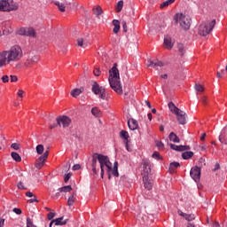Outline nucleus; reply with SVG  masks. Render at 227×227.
Returning <instances> with one entry per match:
<instances>
[{
	"instance_id": "f257e3e1",
	"label": "nucleus",
	"mask_w": 227,
	"mask_h": 227,
	"mask_svg": "<svg viewBox=\"0 0 227 227\" xmlns=\"http://www.w3.org/2000/svg\"><path fill=\"white\" fill-rule=\"evenodd\" d=\"M100 164V169H101V178H104V167L106 166V171L108 173V178L111 180V173L114 176H120V174L118 173V161H114V168H113V163H111V160H109V157L103 155V154H98V153H94L92 155V161H91V166H92V171L94 175H97V162Z\"/></svg>"
},
{
	"instance_id": "f03ea898",
	"label": "nucleus",
	"mask_w": 227,
	"mask_h": 227,
	"mask_svg": "<svg viewBox=\"0 0 227 227\" xmlns=\"http://www.w3.org/2000/svg\"><path fill=\"white\" fill-rule=\"evenodd\" d=\"M22 48L19 45L11 47L10 50L0 51V68L11 63H17L22 59Z\"/></svg>"
},
{
	"instance_id": "7ed1b4c3",
	"label": "nucleus",
	"mask_w": 227,
	"mask_h": 227,
	"mask_svg": "<svg viewBox=\"0 0 227 227\" xmlns=\"http://www.w3.org/2000/svg\"><path fill=\"white\" fill-rule=\"evenodd\" d=\"M118 64H114V67L109 71V84L115 93L121 95L123 93V87L120 81V71L118 70Z\"/></svg>"
},
{
	"instance_id": "20e7f679",
	"label": "nucleus",
	"mask_w": 227,
	"mask_h": 227,
	"mask_svg": "<svg viewBox=\"0 0 227 227\" xmlns=\"http://www.w3.org/2000/svg\"><path fill=\"white\" fill-rule=\"evenodd\" d=\"M168 109L173 113V114H176V120L180 125H185V123H187V114H185V112L182 111L180 108L176 107L175 103L169 102Z\"/></svg>"
},
{
	"instance_id": "39448f33",
	"label": "nucleus",
	"mask_w": 227,
	"mask_h": 227,
	"mask_svg": "<svg viewBox=\"0 0 227 227\" xmlns=\"http://www.w3.org/2000/svg\"><path fill=\"white\" fill-rule=\"evenodd\" d=\"M174 20L184 31H187L191 27V18L184 15V13L176 14Z\"/></svg>"
},
{
	"instance_id": "423d86ee",
	"label": "nucleus",
	"mask_w": 227,
	"mask_h": 227,
	"mask_svg": "<svg viewBox=\"0 0 227 227\" xmlns=\"http://www.w3.org/2000/svg\"><path fill=\"white\" fill-rule=\"evenodd\" d=\"M215 26V20H213L212 21H207V22L201 23L199 27V35L200 36H207V35H210Z\"/></svg>"
},
{
	"instance_id": "0eeeda50",
	"label": "nucleus",
	"mask_w": 227,
	"mask_h": 227,
	"mask_svg": "<svg viewBox=\"0 0 227 227\" xmlns=\"http://www.w3.org/2000/svg\"><path fill=\"white\" fill-rule=\"evenodd\" d=\"M19 10V4L13 0H0V12H13Z\"/></svg>"
},
{
	"instance_id": "6e6552de",
	"label": "nucleus",
	"mask_w": 227,
	"mask_h": 227,
	"mask_svg": "<svg viewBox=\"0 0 227 227\" xmlns=\"http://www.w3.org/2000/svg\"><path fill=\"white\" fill-rule=\"evenodd\" d=\"M92 92L94 95H98L99 98H102L104 100L106 98V89L104 87H100V85L93 81L92 82Z\"/></svg>"
},
{
	"instance_id": "1a4fd4ad",
	"label": "nucleus",
	"mask_w": 227,
	"mask_h": 227,
	"mask_svg": "<svg viewBox=\"0 0 227 227\" xmlns=\"http://www.w3.org/2000/svg\"><path fill=\"white\" fill-rule=\"evenodd\" d=\"M40 61V56L38 55H29L24 63V67L27 68H32Z\"/></svg>"
},
{
	"instance_id": "9d476101",
	"label": "nucleus",
	"mask_w": 227,
	"mask_h": 227,
	"mask_svg": "<svg viewBox=\"0 0 227 227\" xmlns=\"http://www.w3.org/2000/svg\"><path fill=\"white\" fill-rule=\"evenodd\" d=\"M49 157V150L45 151L42 156H40L35 161V168L37 169H42L43 168L44 162Z\"/></svg>"
},
{
	"instance_id": "9b49d317",
	"label": "nucleus",
	"mask_w": 227,
	"mask_h": 227,
	"mask_svg": "<svg viewBox=\"0 0 227 227\" xmlns=\"http://www.w3.org/2000/svg\"><path fill=\"white\" fill-rule=\"evenodd\" d=\"M190 176L194 182H200V178H201V168L198 166L192 168Z\"/></svg>"
},
{
	"instance_id": "f8f14e48",
	"label": "nucleus",
	"mask_w": 227,
	"mask_h": 227,
	"mask_svg": "<svg viewBox=\"0 0 227 227\" xmlns=\"http://www.w3.org/2000/svg\"><path fill=\"white\" fill-rule=\"evenodd\" d=\"M57 123L59 127H61L62 124V127L67 129V127H69L70 123H72V120H70L68 116L64 115L57 118Z\"/></svg>"
},
{
	"instance_id": "ddd939ff",
	"label": "nucleus",
	"mask_w": 227,
	"mask_h": 227,
	"mask_svg": "<svg viewBox=\"0 0 227 227\" xmlns=\"http://www.w3.org/2000/svg\"><path fill=\"white\" fill-rule=\"evenodd\" d=\"M20 35L24 36H30L32 38H36V31L33 27L21 28L20 30Z\"/></svg>"
},
{
	"instance_id": "4468645a",
	"label": "nucleus",
	"mask_w": 227,
	"mask_h": 227,
	"mask_svg": "<svg viewBox=\"0 0 227 227\" xmlns=\"http://www.w3.org/2000/svg\"><path fill=\"white\" fill-rule=\"evenodd\" d=\"M143 182H144V185H145V189H147V191H152V188L153 187V181H152L148 177V175H144Z\"/></svg>"
},
{
	"instance_id": "2eb2a0df",
	"label": "nucleus",
	"mask_w": 227,
	"mask_h": 227,
	"mask_svg": "<svg viewBox=\"0 0 227 227\" xmlns=\"http://www.w3.org/2000/svg\"><path fill=\"white\" fill-rule=\"evenodd\" d=\"M171 150H175L176 152H185L187 150H191V146L189 145H176L175 144L169 145Z\"/></svg>"
},
{
	"instance_id": "dca6fc26",
	"label": "nucleus",
	"mask_w": 227,
	"mask_h": 227,
	"mask_svg": "<svg viewBox=\"0 0 227 227\" xmlns=\"http://www.w3.org/2000/svg\"><path fill=\"white\" fill-rule=\"evenodd\" d=\"M64 217L61 216L59 218H56L54 220H52L50 224L49 227H52V224L55 223V226H65V224H67V220H63Z\"/></svg>"
},
{
	"instance_id": "f3484780",
	"label": "nucleus",
	"mask_w": 227,
	"mask_h": 227,
	"mask_svg": "<svg viewBox=\"0 0 227 227\" xmlns=\"http://www.w3.org/2000/svg\"><path fill=\"white\" fill-rule=\"evenodd\" d=\"M128 126L130 130H137L139 128V124L135 119H129L128 121Z\"/></svg>"
},
{
	"instance_id": "a211bd4d",
	"label": "nucleus",
	"mask_w": 227,
	"mask_h": 227,
	"mask_svg": "<svg viewBox=\"0 0 227 227\" xmlns=\"http://www.w3.org/2000/svg\"><path fill=\"white\" fill-rule=\"evenodd\" d=\"M143 169L145 173V175H147V176H148V174L151 173V171H152V168L150 167V160H143Z\"/></svg>"
},
{
	"instance_id": "6ab92c4d",
	"label": "nucleus",
	"mask_w": 227,
	"mask_h": 227,
	"mask_svg": "<svg viewBox=\"0 0 227 227\" xmlns=\"http://www.w3.org/2000/svg\"><path fill=\"white\" fill-rule=\"evenodd\" d=\"M173 40H171V37L167 36L164 38V46L166 47V49H168V51H171V49H173Z\"/></svg>"
},
{
	"instance_id": "aec40b11",
	"label": "nucleus",
	"mask_w": 227,
	"mask_h": 227,
	"mask_svg": "<svg viewBox=\"0 0 227 227\" xmlns=\"http://www.w3.org/2000/svg\"><path fill=\"white\" fill-rule=\"evenodd\" d=\"M148 63L149 64L147 65V67H153V68H157V67H164V64L161 61L157 59L155 60L149 59Z\"/></svg>"
},
{
	"instance_id": "412c9836",
	"label": "nucleus",
	"mask_w": 227,
	"mask_h": 227,
	"mask_svg": "<svg viewBox=\"0 0 227 227\" xmlns=\"http://www.w3.org/2000/svg\"><path fill=\"white\" fill-rule=\"evenodd\" d=\"M176 168H180V163L177 161L171 162L168 168L169 173H175Z\"/></svg>"
},
{
	"instance_id": "4be33fe9",
	"label": "nucleus",
	"mask_w": 227,
	"mask_h": 227,
	"mask_svg": "<svg viewBox=\"0 0 227 227\" xmlns=\"http://www.w3.org/2000/svg\"><path fill=\"white\" fill-rule=\"evenodd\" d=\"M113 26H114L113 32H114L115 35H118V32L120 31V20H113Z\"/></svg>"
},
{
	"instance_id": "5701e85b",
	"label": "nucleus",
	"mask_w": 227,
	"mask_h": 227,
	"mask_svg": "<svg viewBox=\"0 0 227 227\" xmlns=\"http://www.w3.org/2000/svg\"><path fill=\"white\" fill-rule=\"evenodd\" d=\"M91 114L95 116V118H100L102 116V111H100L98 107H93L91 109Z\"/></svg>"
},
{
	"instance_id": "b1692460",
	"label": "nucleus",
	"mask_w": 227,
	"mask_h": 227,
	"mask_svg": "<svg viewBox=\"0 0 227 227\" xmlns=\"http://www.w3.org/2000/svg\"><path fill=\"white\" fill-rule=\"evenodd\" d=\"M169 141H172V143H180V138H178V136L175 134V132H171L168 136Z\"/></svg>"
},
{
	"instance_id": "393cba45",
	"label": "nucleus",
	"mask_w": 227,
	"mask_h": 227,
	"mask_svg": "<svg viewBox=\"0 0 227 227\" xmlns=\"http://www.w3.org/2000/svg\"><path fill=\"white\" fill-rule=\"evenodd\" d=\"M194 155V153L192 152H184L182 153V158L184 160H188V159H192V157Z\"/></svg>"
},
{
	"instance_id": "a878e982",
	"label": "nucleus",
	"mask_w": 227,
	"mask_h": 227,
	"mask_svg": "<svg viewBox=\"0 0 227 227\" xmlns=\"http://www.w3.org/2000/svg\"><path fill=\"white\" fill-rule=\"evenodd\" d=\"M11 157L13 159V160H15V162H20L22 160L20 155L15 152L11 153Z\"/></svg>"
},
{
	"instance_id": "bb28decb",
	"label": "nucleus",
	"mask_w": 227,
	"mask_h": 227,
	"mask_svg": "<svg viewBox=\"0 0 227 227\" xmlns=\"http://www.w3.org/2000/svg\"><path fill=\"white\" fill-rule=\"evenodd\" d=\"M82 93V89H74L71 90V95L74 97V98H76V97H79Z\"/></svg>"
},
{
	"instance_id": "cd10ccee",
	"label": "nucleus",
	"mask_w": 227,
	"mask_h": 227,
	"mask_svg": "<svg viewBox=\"0 0 227 227\" xmlns=\"http://www.w3.org/2000/svg\"><path fill=\"white\" fill-rule=\"evenodd\" d=\"M121 10H123V0H120L115 6V12L117 13H120Z\"/></svg>"
},
{
	"instance_id": "c85d7f7f",
	"label": "nucleus",
	"mask_w": 227,
	"mask_h": 227,
	"mask_svg": "<svg viewBox=\"0 0 227 227\" xmlns=\"http://www.w3.org/2000/svg\"><path fill=\"white\" fill-rule=\"evenodd\" d=\"M173 3H175V0H167L160 5V8H168V6H170Z\"/></svg>"
},
{
	"instance_id": "c756f323",
	"label": "nucleus",
	"mask_w": 227,
	"mask_h": 227,
	"mask_svg": "<svg viewBox=\"0 0 227 227\" xmlns=\"http://www.w3.org/2000/svg\"><path fill=\"white\" fill-rule=\"evenodd\" d=\"M94 15H97V17H99V15H102L103 11L102 7L100 5H98L96 8L93 9Z\"/></svg>"
},
{
	"instance_id": "7c9ffc66",
	"label": "nucleus",
	"mask_w": 227,
	"mask_h": 227,
	"mask_svg": "<svg viewBox=\"0 0 227 227\" xmlns=\"http://www.w3.org/2000/svg\"><path fill=\"white\" fill-rule=\"evenodd\" d=\"M75 203V193H73L67 200L68 207H72Z\"/></svg>"
},
{
	"instance_id": "2f4dec72",
	"label": "nucleus",
	"mask_w": 227,
	"mask_h": 227,
	"mask_svg": "<svg viewBox=\"0 0 227 227\" xmlns=\"http://www.w3.org/2000/svg\"><path fill=\"white\" fill-rule=\"evenodd\" d=\"M72 191V185H67L61 188H59V192H70Z\"/></svg>"
},
{
	"instance_id": "473e14b6",
	"label": "nucleus",
	"mask_w": 227,
	"mask_h": 227,
	"mask_svg": "<svg viewBox=\"0 0 227 227\" xmlns=\"http://www.w3.org/2000/svg\"><path fill=\"white\" fill-rule=\"evenodd\" d=\"M120 136H121V139H125V141H129V132H127L125 130H121L120 132Z\"/></svg>"
},
{
	"instance_id": "72a5a7b5",
	"label": "nucleus",
	"mask_w": 227,
	"mask_h": 227,
	"mask_svg": "<svg viewBox=\"0 0 227 227\" xmlns=\"http://www.w3.org/2000/svg\"><path fill=\"white\" fill-rule=\"evenodd\" d=\"M36 150V153L38 155H42V153H43V150H45V148L43 147V145H38L35 148Z\"/></svg>"
},
{
	"instance_id": "f704fd0d",
	"label": "nucleus",
	"mask_w": 227,
	"mask_h": 227,
	"mask_svg": "<svg viewBox=\"0 0 227 227\" xmlns=\"http://www.w3.org/2000/svg\"><path fill=\"white\" fill-rule=\"evenodd\" d=\"M77 44L79 45V47H82L83 49H86V47H88V44L84 43V39L82 38L77 40Z\"/></svg>"
},
{
	"instance_id": "c9c22d12",
	"label": "nucleus",
	"mask_w": 227,
	"mask_h": 227,
	"mask_svg": "<svg viewBox=\"0 0 227 227\" xmlns=\"http://www.w3.org/2000/svg\"><path fill=\"white\" fill-rule=\"evenodd\" d=\"M54 4H56V6H58L59 12H64L66 10L65 4L59 3V2H55Z\"/></svg>"
},
{
	"instance_id": "e433bc0d",
	"label": "nucleus",
	"mask_w": 227,
	"mask_h": 227,
	"mask_svg": "<svg viewBox=\"0 0 227 227\" xmlns=\"http://www.w3.org/2000/svg\"><path fill=\"white\" fill-rule=\"evenodd\" d=\"M194 88H195L196 91H199L200 93H203V91H205V88L202 87V85L200 83H196Z\"/></svg>"
},
{
	"instance_id": "4c0bfd02",
	"label": "nucleus",
	"mask_w": 227,
	"mask_h": 227,
	"mask_svg": "<svg viewBox=\"0 0 227 227\" xmlns=\"http://www.w3.org/2000/svg\"><path fill=\"white\" fill-rule=\"evenodd\" d=\"M155 145H156L157 148H158L160 152H162V150H164V144L162 143V141L157 140V141L155 142Z\"/></svg>"
},
{
	"instance_id": "58836bf2",
	"label": "nucleus",
	"mask_w": 227,
	"mask_h": 227,
	"mask_svg": "<svg viewBox=\"0 0 227 227\" xmlns=\"http://www.w3.org/2000/svg\"><path fill=\"white\" fill-rule=\"evenodd\" d=\"M153 159H155L156 160H161L162 156H160V153H159L158 152H154L153 153Z\"/></svg>"
},
{
	"instance_id": "ea45409f",
	"label": "nucleus",
	"mask_w": 227,
	"mask_h": 227,
	"mask_svg": "<svg viewBox=\"0 0 227 227\" xmlns=\"http://www.w3.org/2000/svg\"><path fill=\"white\" fill-rule=\"evenodd\" d=\"M207 163H205V159L203 158H200L199 160V162H198V168H200V169H201V168H203V166H206Z\"/></svg>"
},
{
	"instance_id": "a19ab883",
	"label": "nucleus",
	"mask_w": 227,
	"mask_h": 227,
	"mask_svg": "<svg viewBox=\"0 0 227 227\" xmlns=\"http://www.w3.org/2000/svg\"><path fill=\"white\" fill-rule=\"evenodd\" d=\"M194 219H196V215L194 214H190V215L186 214V217H185L186 221H194Z\"/></svg>"
},
{
	"instance_id": "79ce46f5",
	"label": "nucleus",
	"mask_w": 227,
	"mask_h": 227,
	"mask_svg": "<svg viewBox=\"0 0 227 227\" xmlns=\"http://www.w3.org/2000/svg\"><path fill=\"white\" fill-rule=\"evenodd\" d=\"M27 227H36V225L33 223V220L29 217L27 218Z\"/></svg>"
},
{
	"instance_id": "37998d69",
	"label": "nucleus",
	"mask_w": 227,
	"mask_h": 227,
	"mask_svg": "<svg viewBox=\"0 0 227 227\" xmlns=\"http://www.w3.org/2000/svg\"><path fill=\"white\" fill-rule=\"evenodd\" d=\"M177 49H178L179 52L181 53V56H184V44L178 43Z\"/></svg>"
},
{
	"instance_id": "c03bdc74",
	"label": "nucleus",
	"mask_w": 227,
	"mask_h": 227,
	"mask_svg": "<svg viewBox=\"0 0 227 227\" xmlns=\"http://www.w3.org/2000/svg\"><path fill=\"white\" fill-rule=\"evenodd\" d=\"M11 148H12V150H20V145L18 143H13L11 145Z\"/></svg>"
},
{
	"instance_id": "a18cd8bd",
	"label": "nucleus",
	"mask_w": 227,
	"mask_h": 227,
	"mask_svg": "<svg viewBox=\"0 0 227 227\" xmlns=\"http://www.w3.org/2000/svg\"><path fill=\"white\" fill-rule=\"evenodd\" d=\"M12 212H14V214H17V215H20V214H22V210L20 208H18V207H14L12 209Z\"/></svg>"
},
{
	"instance_id": "49530a36",
	"label": "nucleus",
	"mask_w": 227,
	"mask_h": 227,
	"mask_svg": "<svg viewBox=\"0 0 227 227\" xmlns=\"http://www.w3.org/2000/svg\"><path fill=\"white\" fill-rule=\"evenodd\" d=\"M72 177V173H68L64 177V182L65 184H67V182H68V180H70V178Z\"/></svg>"
},
{
	"instance_id": "de8ad7c7",
	"label": "nucleus",
	"mask_w": 227,
	"mask_h": 227,
	"mask_svg": "<svg viewBox=\"0 0 227 227\" xmlns=\"http://www.w3.org/2000/svg\"><path fill=\"white\" fill-rule=\"evenodd\" d=\"M55 216H56V214L53 212L49 213L47 215L49 221H51V219H54Z\"/></svg>"
},
{
	"instance_id": "09e8293b",
	"label": "nucleus",
	"mask_w": 227,
	"mask_h": 227,
	"mask_svg": "<svg viewBox=\"0 0 227 227\" xmlns=\"http://www.w3.org/2000/svg\"><path fill=\"white\" fill-rule=\"evenodd\" d=\"M2 82L6 83V82H10V77L8 75H4L2 77Z\"/></svg>"
},
{
	"instance_id": "8fccbe9b",
	"label": "nucleus",
	"mask_w": 227,
	"mask_h": 227,
	"mask_svg": "<svg viewBox=\"0 0 227 227\" xmlns=\"http://www.w3.org/2000/svg\"><path fill=\"white\" fill-rule=\"evenodd\" d=\"M17 187L18 189H20V190H26V187L24 186V183L22 182L18 183Z\"/></svg>"
},
{
	"instance_id": "3c124183",
	"label": "nucleus",
	"mask_w": 227,
	"mask_h": 227,
	"mask_svg": "<svg viewBox=\"0 0 227 227\" xmlns=\"http://www.w3.org/2000/svg\"><path fill=\"white\" fill-rule=\"evenodd\" d=\"M11 77V82H17V81H19V78L17 77V75H10Z\"/></svg>"
},
{
	"instance_id": "603ef678",
	"label": "nucleus",
	"mask_w": 227,
	"mask_h": 227,
	"mask_svg": "<svg viewBox=\"0 0 227 227\" xmlns=\"http://www.w3.org/2000/svg\"><path fill=\"white\" fill-rule=\"evenodd\" d=\"M93 74L96 75V77H98L100 75V69L96 67L93 71Z\"/></svg>"
},
{
	"instance_id": "864d4df0",
	"label": "nucleus",
	"mask_w": 227,
	"mask_h": 227,
	"mask_svg": "<svg viewBox=\"0 0 227 227\" xmlns=\"http://www.w3.org/2000/svg\"><path fill=\"white\" fill-rule=\"evenodd\" d=\"M121 24H122V29L124 33H127V21L123 20Z\"/></svg>"
},
{
	"instance_id": "5fc2aeb1",
	"label": "nucleus",
	"mask_w": 227,
	"mask_h": 227,
	"mask_svg": "<svg viewBox=\"0 0 227 227\" xmlns=\"http://www.w3.org/2000/svg\"><path fill=\"white\" fill-rule=\"evenodd\" d=\"M78 169H81L80 164H75L73 166V171H78Z\"/></svg>"
},
{
	"instance_id": "6e6d98bb",
	"label": "nucleus",
	"mask_w": 227,
	"mask_h": 227,
	"mask_svg": "<svg viewBox=\"0 0 227 227\" xmlns=\"http://www.w3.org/2000/svg\"><path fill=\"white\" fill-rule=\"evenodd\" d=\"M26 196H27V198H35V195L33 194L32 192H26Z\"/></svg>"
},
{
	"instance_id": "4d7b16f0",
	"label": "nucleus",
	"mask_w": 227,
	"mask_h": 227,
	"mask_svg": "<svg viewBox=\"0 0 227 227\" xmlns=\"http://www.w3.org/2000/svg\"><path fill=\"white\" fill-rule=\"evenodd\" d=\"M24 90H18V96H20V98H22L24 96Z\"/></svg>"
},
{
	"instance_id": "13d9d810",
	"label": "nucleus",
	"mask_w": 227,
	"mask_h": 227,
	"mask_svg": "<svg viewBox=\"0 0 227 227\" xmlns=\"http://www.w3.org/2000/svg\"><path fill=\"white\" fill-rule=\"evenodd\" d=\"M178 214H179V215H181L182 217H184V219H185V217L187 216V214H185V213H184V212H182V211H178Z\"/></svg>"
},
{
	"instance_id": "bf43d9fd",
	"label": "nucleus",
	"mask_w": 227,
	"mask_h": 227,
	"mask_svg": "<svg viewBox=\"0 0 227 227\" xmlns=\"http://www.w3.org/2000/svg\"><path fill=\"white\" fill-rule=\"evenodd\" d=\"M29 201L30 203H38L36 197H35L34 199H31Z\"/></svg>"
},
{
	"instance_id": "052dcab7",
	"label": "nucleus",
	"mask_w": 227,
	"mask_h": 227,
	"mask_svg": "<svg viewBox=\"0 0 227 227\" xmlns=\"http://www.w3.org/2000/svg\"><path fill=\"white\" fill-rule=\"evenodd\" d=\"M205 137H207V133H203L200 137V141H205Z\"/></svg>"
},
{
	"instance_id": "680f3d73",
	"label": "nucleus",
	"mask_w": 227,
	"mask_h": 227,
	"mask_svg": "<svg viewBox=\"0 0 227 227\" xmlns=\"http://www.w3.org/2000/svg\"><path fill=\"white\" fill-rule=\"evenodd\" d=\"M220 166H219V163H216L215 165V168L213 169V171H217V169H219Z\"/></svg>"
},
{
	"instance_id": "e2e57ef3",
	"label": "nucleus",
	"mask_w": 227,
	"mask_h": 227,
	"mask_svg": "<svg viewBox=\"0 0 227 227\" xmlns=\"http://www.w3.org/2000/svg\"><path fill=\"white\" fill-rule=\"evenodd\" d=\"M147 118H148L149 121H152V118H153L152 113H149L147 114Z\"/></svg>"
},
{
	"instance_id": "0e129e2a",
	"label": "nucleus",
	"mask_w": 227,
	"mask_h": 227,
	"mask_svg": "<svg viewBox=\"0 0 227 227\" xmlns=\"http://www.w3.org/2000/svg\"><path fill=\"white\" fill-rule=\"evenodd\" d=\"M145 105L147 107H149V109H152V104H150V101H145Z\"/></svg>"
},
{
	"instance_id": "69168bd1",
	"label": "nucleus",
	"mask_w": 227,
	"mask_h": 227,
	"mask_svg": "<svg viewBox=\"0 0 227 227\" xmlns=\"http://www.w3.org/2000/svg\"><path fill=\"white\" fill-rule=\"evenodd\" d=\"M202 104L207 105V97L202 98Z\"/></svg>"
},
{
	"instance_id": "338daca9",
	"label": "nucleus",
	"mask_w": 227,
	"mask_h": 227,
	"mask_svg": "<svg viewBox=\"0 0 227 227\" xmlns=\"http://www.w3.org/2000/svg\"><path fill=\"white\" fill-rule=\"evenodd\" d=\"M160 77L161 79H168V74H161Z\"/></svg>"
},
{
	"instance_id": "774afa93",
	"label": "nucleus",
	"mask_w": 227,
	"mask_h": 227,
	"mask_svg": "<svg viewBox=\"0 0 227 227\" xmlns=\"http://www.w3.org/2000/svg\"><path fill=\"white\" fill-rule=\"evenodd\" d=\"M213 227H221V225L219 224V223L215 222L214 223Z\"/></svg>"
}]
</instances>
